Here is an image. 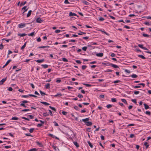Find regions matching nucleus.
Listing matches in <instances>:
<instances>
[{
	"mask_svg": "<svg viewBox=\"0 0 151 151\" xmlns=\"http://www.w3.org/2000/svg\"><path fill=\"white\" fill-rule=\"evenodd\" d=\"M62 113L63 115H65L67 114V112L65 111H63L62 112Z\"/></svg>",
	"mask_w": 151,
	"mask_h": 151,
	"instance_id": "774afa93",
	"label": "nucleus"
},
{
	"mask_svg": "<svg viewBox=\"0 0 151 151\" xmlns=\"http://www.w3.org/2000/svg\"><path fill=\"white\" fill-rule=\"evenodd\" d=\"M138 46L140 48H141L144 50H148V49L147 48L145 47H143V45H142L139 44L138 45Z\"/></svg>",
	"mask_w": 151,
	"mask_h": 151,
	"instance_id": "7ed1b4c3",
	"label": "nucleus"
},
{
	"mask_svg": "<svg viewBox=\"0 0 151 151\" xmlns=\"http://www.w3.org/2000/svg\"><path fill=\"white\" fill-rule=\"evenodd\" d=\"M37 149L35 148H32L30 149L28 151H36Z\"/></svg>",
	"mask_w": 151,
	"mask_h": 151,
	"instance_id": "ea45409f",
	"label": "nucleus"
},
{
	"mask_svg": "<svg viewBox=\"0 0 151 151\" xmlns=\"http://www.w3.org/2000/svg\"><path fill=\"white\" fill-rule=\"evenodd\" d=\"M82 2L84 4L86 5H89V3L87 1H86L85 0H82Z\"/></svg>",
	"mask_w": 151,
	"mask_h": 151,
	"instance_id": "9d476101",
	"label": "nucleus"
},
{
	"mask_svg": "<svg viewBox=\"0 0 151 151\" xmlns=\"http://www.w3.org/2000/svg\"><path fill=\"white\" fill-rule=\"evenodd\" d=\"M53 123L54 124V125L56 126H59L58 124L55 122L54 121L53 122Z\"/></svg>",
	"mask_w": 151,
	"mask_h": 151,
	"instance_id": "0e129e2a",
	"label": "nucleus"
},
{
	"mask_svg": "<svg viewBox=\"0 0 151 151\" xmlns=\"http://www.w3.org/2000/svg\"><path fill=\"white\" fill-rule=\"evenodd\" d=\"M113 71L112 70L110 69H108L107 70H105L104 71L106 72H111Z\"/></svg>",
	"mask_w": 151,
	"mask_h": 151,
	"instance_id": "37998d69",
	"label": "nucleus"
},
{
	"mask_svg": "<svg viewBox=\"0 0 151 151\" xmlns=\"http://www.w3.org/2000/svg\"><path fill=\"white\" fill-rule=\"evenodd\" d=\"M121 100H122V101L123 102H124L125 104H127V101L125 99H122Z\"/></svg>",
	"mask_w": 151,
	"mask_h": 151,
	"instance_id": "aec40b11",
	"label": "nucleus"
},
{
	"mask_svg": "<svg viewBox=\"0 0 151 151\" xmlns=\"http://www.w3.org/2000/svg\"><path fill=\"white\" fill-rule=\"evenodd\" d=\"M62 60L63 61L65 62H67L68 61V60L67 59L64 58H62Z\"/></svg>",
	"mask_w": 151,
	"mask_h": 151,
	"instance_id": "7c9ffc66",
	"label": "nucleus"
},
{
	"mask_svg": "<svg viewBox=\"0 0 151 151\" xmlns=\"http://www.w3.org/2000/svg\"><path fill=\"white\" fill-rule=\"evenodd\" d=\"M131 101L135 104L137 103V101L136 99H132Z\"/></svg>",
	"mask_w": 151,
	"mask_h": 151,
	"instance_id": "79ce46f5",
	"label": "nucleus"
},
{
	"mask_svg": "<svg viewBox=\"0 0 151 151\" xmlns=\"http://www.w3.org/2000/svg\"><path fill=\"white\" fill-rule=\"evenodd\" d=\"M42 65V67L43 68H48V65L47 64L42 65Z\"/></svg>",
	"mask_w": 151,
	"mask_h": 151,
	"instance_id": "4be33fe9",
	"label": "nucleus"
},
{
	"mask_svg": "<svg viewBox=\"0 0 151 151\" xmlns=\"http://www.w3.org/2000/svg\"><path fill=\"white\" fill-rule=\"evenodd\" d=\"M83 84L87 87H90L92 86V85H91L89 84H88L83 83Z\"/></svg>",
	"mask_w": 151,
	"mask_h": 151,
	"instance_id": "4c0bfd02",
	"label": "nucleus"
},
{
	"mask_svg": "<svg viewBox=\"0 0 151 151\" xmlns=\"http://www.w3.org/2000/svg\"><path fill=\"white\" fill-rule=\"evenodd\" d=\"M138 56L143 59H145L146 58L143 55H138Z\"/></svg>",
	"mask_w": 151,
	"mask_h": 151,
	"instance_id": "f3484780",
	"label": "nucleus"
},
{
	"mask_svg": "<svg viewBox=\"0 0 151 151\" xmlns=\"http://www.w3.org/2000/svg\"><path fill=\"white\" fill-rule=\"evenodd\" d=\"M7 78L2 79L1 81H0V85H2L5 82Z\"/></svg>",
	"mask_w": 151,
	"mask_h": 151,
	"instance_id": "f03ea898",
	"label": "nucleus"
},
{
	"mask_svg": "<svg viewBox=\"0 0 151 151\" xmlns=\"http://www.w3.org/2000/svg\"><path fill=\"white\" fill-rule=\"evenodd\" d=\"M30 111L29 109H24L22 110V111H23V112H25V111Z\"/></svg>",
	"mask_w": 151,
	"mask_h": 151,
	"instance_id": "a19ab883",
	"label": "nucleus"
},
{
	"mask_svg": "<svg viewBox=\"0 0 151 151\" xmlns=\"http://www.w3.org/2000/svg\"><path fill=\"white\" fill-rule=\"evenodd\" d=\"M104 55V54L103 53H97L96 54V55L98 57H102Z\"/></svg>",
	"mask_w": 151,
	"mask_h": 151,
	"instance_id": "f8f14e48",
	"label": "nucleus"
},
{
	"mask_svg": "<svg viewBox=\"0 0 151 151\" xmlns=\"http://www.w3.org/2000/svg\"><path fill=\"white\" fill-rule=\"evenodd\" d=\"M125 72H126L127 73H131V72L129 70L127 69H125Z\"/></svg>",
	"mask_w": 151,
	"mask_h": 151,
	"instance_id": "680f3d73",
	"label": "nucleus"
},
{
	"mask_svg": "<svg viewBox=\"0 0 151 151\" xmlns=\"http://www.w3.org/2000/svg\"><path fill=\"white\" fill-rule=\"evenodd\" d=\"M120 82H121V81L119 80H116V81H114L113 82V83H120Z\"/></svg>",
	"mask_w": 151,
	"mask_h": 151,
	"instance_id": "f704fd0d",
	"label": "nucleus"
},
{
	"mask_svg": "<svg viewBox=\"0 0 151 151\" xmlns=\"http://www.w3.org/2000/svg\"><path fill=\"white\" fill-rule=\"evenodd\" d=\"M78 96L80 98H83V96L81 94L78 95Z\"/></svg>",
	"mask_w": 151,
	"mask_h": 151,
	"instance_id": "338daca9",
	"label": "nucleus"
},
{
	"mask_svg": "<svg viewBox=\"0 0 151 151\" xmlns=\"http://www.w3.org/2000/svg\"><path fill=\"white\" fill-rule=\"evenodd\" d=\"M27 35V34L25 33H23L22 34H18V35L20 37H23Z\"/></svg>",
	"mask_w": 151,
	"mask_h": 151,
	"instance_id": "6ab92c4d",
	"label": "nucleus"
},
{
	"mask_svg": "<svg viewBox=\"0 0 151 151\" xmlns=\"http://www.w3.org/2000/svg\"><path fill=\"white\" fill-rule=\"evenodd\" d=\"M69 16H77V17H78V16L75 13H72V12H70L69 13Z\"/></svg>",
	"mask_w": 151,
	"mask_h": 151,
	"instance_id": "0eeeda50",
	"label": "nucleus"
},
{
	"mask_svg": "<svg viewBox=\"0 0 151 151\" xmlns=\"http://www.w3.org/2000/svg\"><path fill=\"white\" fill-rule=\"evenodd\" d=\"M40 103L46 106H48L50 105V104L49 103L41 101L40 102Z\"/></svg>",
	"mask_w": 151,
	"mask_h": 151,
	"instance_id": "2eb2a0df",
	"label": "nucleus"
},
{
	"mask_svg": "<svg viewBox=\"0 0 151 151\" xmlns=\"http://www.w3.org/2000/svg\"><path fill=\"white\" fill-rule=\"evenodd\" d=\"M21 102H22V103L25 104L26 103H29V101H27V100H23V101H22Z\"/></svg>",
	"mask_w": 151,
	"mask_h": 151,
	"instance_id": "c85d7f7f",
	"label": "nucleus"
},
{
	"mask_svg": "<svg viewBox=\"0 0 151 151\" xmlns=\"http://www.w3.org/2000/svg\"><path fill=\"white\" fill-rule=\"evenodd\" d=\"M48 136L51 137H52V138H55V136H54L52 134H48Z\"/></svg>",
	"mask_w": 151,
	"mask_h": 151,
	"instance_id": "72a5a7b5",
	"label": "nucleus"
},
{
	"mask_svg": "<svg viewBox=\"0 0 151 151\" xmlns=\"http://www.w3.org/2000/svg\"><path fill=\"white\" fill-rule=\"evenodd\" d=\"M112 106L111 104H108L106 106L107 108H111Z\"/></svg>",
	"mask_w": 151,
	"mask_h": 151,
	"instance_id": "09e8293b",
	"label": "nucleus"
},
{
	"mask_svg": "<svg viewBox=\"0 0 151 151\" xmlns=\"http://www.w3.org/2000/svg\"><path fill=\"white\" fill-rule=\"evenodd\" d=\"M5 40L7 42H9L10 40H11V39H2V40Z\"/></svg>",
	"mask_w": 151,
	"mask_h": 151,
	"instance_id": "c03bdc74",
	"label": "nucleus"
},
{
	"mask_svg": "<svg viewBox=\"0 0 151 151\" xmlns=\"http://www.w3.org/2000/svg\"><path fill=\"white\" fill-rule=\"evenodd\" d=\"M29 95H22V96L21 97L22 98H28L29 97Z\"/></svg>",
	"mask_w": 151,
	"mask_h": 151,
	"instance_id": "c9c22d12",
	"label": "nucleus"
},
{
	"mask_svg": "<svg viewBox=\"0 0 151 151\" xmlns=\"http://www.w3.org/2000/svg\"><path fill=\"white\" fill-rule=\"evenodd\" d=\"M144 105L145 109H148L150 108V107H149V106H148V105H147L145 103L144 104Z\"/></svg>",
	"mask_w": 151,
	"mask_h": 151,
	"instance_id": "dca6fc26",
	"label": "nucleus"
},
{
	"mask_svg": "<svg viewBox=\"0 0 151 151\" xmlns=\"http://www.w3.org/2000/svg\"><path fill=\"white\" fill-rule=\"evenodd\" d=\"M11 147V146H5L4 147L5 148H9Z\"/></svg>",
	"mask_w": 151,
	"mask_h": 151,
	"instance_id": "052dcab7",
	"label": "nucleus"
},
{
	"mask_svg": "<svg viewBox=\"0 0 151 151\" xmlns=\"http://www.w3.org/2000/svg\"><path fill=\"white\" fill-rule=\"evenodd\" d=\"M62 94L61 93H58L57 94H56V95H55V97H57L58 96H62Z\"/></svg>",
	"mask_w": 151,
	"mask_h": 151,
	"instance_id": "13d9d810",
	"label": "nucleus"
},
{
	"mask_svg": "<svg viewBox=\"0 0 151 151\" xmlns=\"http://www.w3.org/2000/svg\"><path fill=\"white\" fill-rule=\"evenodd\" d=\"M27 7V6H24V7H23L22 8V10H24V12L23 13V14L24 12H26L27 11V9H26Z\"/></svg>",
	"mask_w": 151,
	"mask_h": 151,
	"instance_id": "1a4fd4ad",
	"label": "nucleus"
},
{
	"mask_svg": "<svg viewBox=\"0 0 151 151\" xmlns=\"http://www.w3.org/2000/svg\"><path fill=\"white\" fill-rule=\"evenodd\" d=\"M8 90L9 91H12V90H13V89H12V88L11 87H9L8 89Z\"/></svg>",
	"mask_w": 151,
	"mask_h": 151,
	"instance_id": "5fc2aeb1",
	"label": "nucleus"
},
{
	"mask_svg": "<svg viewBox=\"0 0 151 151\" xmlns=\"http://www.w3.org/2000/svg\"><path fill=\"white\" fill-rule=\"evenodd\" d=\"M19 118L16 117H12V120H18Z\"/></svg>",
	"mask_w": 151,
	"mask_h": 151,
	"instance_id": "cd10ccee",
	"label": "nucleus"
},
{
	"mask_svg": "<svg viewBox=\"0 0 151 151\" xmlns=\"http://www.w3.org/2000/svg\"><path fill=\"white\" fill-rule=\"evenodd\" d=\"M139 93V91H135L134 92V93L135 95L138 94Z\"/></svg>",
	"mask_w": 151,
	"mask_h": 151,
	"instance_id": "6e6d98bb",
	"label": "nucleus"
},
{
	"mask_svg": "<svg viewBox=\"0 0 151 151\" xmlns=\"http://www.w3.org/2000/svg\"><path fill=\"white\" fill-rule=\"evenodd\" d=\"M101 32H103V33H104V34H105L106 35H108V36H109V34L107 33L105 31H103V30H101L100 31Z\"/></svg>",
	"mask_w": 151,
	"mask_h": 151,
	"instance_id": "e433bc0d",
	"label": "nucleus"
},
{
	"mask_svg": "<svg viewBox=\"0 0 151 151\" xmlns=\"http://www.w3.org/2000/svg\"><path fill=\"white\" fill-rule=\"evenodd\" d=\"M131 76L132 78H136L137 77V75L134 74H132Z\"/></svg>",
	"mask_w": 151,
	"mask_h": 151,
	"instance_id": "a211bd4d",
	"label": "nucleus"
},
{
	"mask_svg": "<svg viewBox=\"0 0 151 151\" xmlns=\"http://www.w3.org/2000/svg\"><path fill=\"white\" fill-rule=\"evenodd\" d=\"M29 96H32V97H37V96H36L34 95H33V94H29Z\"/></svg>",
	"mask_w": 151,
	"mask_h": 151,
	"instance_id": "603ef678",
	"label": "nucleus"
},
{
	"mask_svg": "<svg viewBox=\"0 0 151 151\" xmlns=\"http://www.w3.org/2000/svg\"><path fill=\"white\" fill-rule=\"evenodd\" d=\"M87 48V47H82V49L84 50V51H86V50Z\"/></svg>",
	"mask_w": 151,
	"mask_h": 151,
	"instance_id": "c756f323",
	"label": "nucleus"
},
{
	"mask_svg": "<svg viewBox=\"0 0 151 151\" xmlns=\"http://www.w3.org/2000/svg\"><path fill=\"white\" fill-rule=\"evenodd\" d=\"M61 31L60 30H59V29H58V30H56L55 31V32L56 33H59Z\"/></svg>",
	"mask_w": 151,
	"mask_h": 151,
	"instance_id": "e2e57ef3",
	"label": "nucleus"
},
{
	"mask_svg": "<svg viewBox=\"0 0 151 151\" xmlns=\"http://www.w3.org/2000/svg\"><path fill=\"white\" fill-rule=\"evenodd\" d=\"M28 116H29L31 119H33L34 118V116L32 115H29Z\"/></svg>",
	"mask_w": 151,
	"mask_h": 151,
	"instance_id": "69168bd1",
	"label": "nucleus"
},
{
	"mask_svg": "<svg viewBox=\"0 0 151 151\" xmlns=\"http://www.w3.org/2000/svg\"><path fill=\"white\" fill-rule=\"evenodd\" d=\"M144 145L146 146V148H147L149 146V145H148L147 142H145L144 143Z\"/></svg>",
	"mask_w": 151,
	"mask_h": 151,
	"instance_id": "393cba45",
	"label": "nucleus"
},
{
	"mask_svg": "<svg viewBox=\"0 0 151 151\" xmlns=\"http://www.w3.org/2000/svg\"><path fill=\"white\" fill-rule=\"evenodd\" d=\"M43 20H42L40 18L38 17L36 19V22L38 23H41L43 22Z\"/></svg>",
	"mask_w": 151,
	"mask_h": 151,
	"instance_id": "20e7f679",
	"label": "nucleus"
},
{
	"mask_svg": "<svg viewBox=\"0 0 151 151\" xmlns=\"http://www.w3.org/2000/svg\"><path fill=\"white\" fill-rule=\"evenodd\" d=\"M22 119H25L27 121H29V119L28 118H26L24 117H22Z\"/></svg>",
	"mask_w": 151,
	"mask_h": 151,
	"instance_id": "864d4df0",
	"label": "nucleus"
},
{
	"mask_svg": "<svg viewBox=\"0 0 151 151\" xmlns=\"http://www.w3.org/2000/svg\"><path fill=\"white\" fill-rule=\"evenodd\" d=\"M73 142L74 145L76 146L77 147H79V144H78L77 142L76 141H73Z\"/></svg>",
	"mask_w": 151,
	"mask_h": 151,
	"instance_id": "9b49d317",
	"label": "nucleus"
},
{
	"mask_svg": "<svg viewBox=\"0 0 151 151\" xmlns=\"http://www.w3.org/2000/svg\"><path fill=\"white\" fill-rule=\"evenodd\" d=\"M76 61L77 63L81 64V62L79 60H76Z\"/></svg>",
	"mask_w": 151,
	"mask_h": 151,
	"instance_id": "bf43d9fd",
	"label": "nucleus"
},
{
	"mask_svg": "<svg viewBox=\"0 0 151 151\" xmlns=\"http://www.w3.org/2000/svg\"><path fill=\"white\" fill-rule=\"evenodd\" d=\"M79 32H80V33H78V34L79 35H82L83 34H86V33L84 32H81V31H79Z\"/></svg>",
	"mask_w": 151,
	"mask_h": 151,
	"instance_id": "412c9836",
	"label": "nucleus"
},
{
	"mask_svg": "<svg viewBox=\"0 0 151 151\" xmlns=\"http://www.w3.org/2000/svg\"><path fill=\"white\" fill-rule=\"evenodd\" d=\"M111 101L112 102H116V99L115 98H112L111 99Z\"/></svg>",
	"mask_w": 151,
	"mask_h": 151,
	"instance_id": "2f4dec72",
	"label": "nucleus"
},
{
	"mask_svg": "<svg viewBox=\"0 0 151 151\" xmlns=\"http://www.w3.org/2000/svg\"><path fill=\"white\" fill-rule=\"evenodd\" d=\"M88 143L89 145V146L91 148H92L93 147V146L91 144V143L90 142V141H88Z\"/></svg>",
	"mask_w": 151,
	"mask_h": 151,
	"instance_id": "5701e85b",
	"label": "nucleus"
},
{
	"mask_svg": "<svg viewBox=\"0 0 151 151\" xmlns=\"http://www.w3.org/2000/svg\"><path fill=\"white\" fill-rule=\"evenodd\" d=\"M26 43H27V42H25L24 43V44L22 46L21 48V50H23L25 48V47H26Z\"/></svg>",
	"mask_w": 151,
	"mask_h": 151,
	"instance_id": "a878e982",
	"label": "nucleus"
},
{
	"mask_svg": "<svg viewBox=\"0 0 151 151\" xmlns=\"http://www.w3.org/2000/svg\"><path fill=\"white\" fill-rule=\"evenodd\" d=\"M34 128H32L30 129L29 132L30 133H32L33 132V130H34Z\"/></svg>",
	"mask_w": 151,
	"mask_h": 151,
	"instance_id": "de8ad7c7",
	"label": "nucleus"
},
{
	"mask_svg": "<svg viewBox=\"0 0 151 151\" xmlns=\"http://www.w3.org/2000/svg\"><path fill=\"white\" fill-rule=\"evenodd\" d=\"M32 12V11L31 10L29 11V12H28V13L27 14V17H29L30 16V15L31 14Z\"/></svg>",
	"mask_w": 151,
	"mask_h": 151,
	"instance_id": "4468645a",
	"label": "nucleus"
},
{
	"mask_svg": "<svg viewBox=\"0 0 151 151\" xmlns=\"http://www.w3.org/2000/svg\"><path fill=\"white\" fill-rule=\"evenodd\" d=\"M29 24V23H21L20 24H19L18 27L19 28H22L25 26L26 24Z\"/></svg>",
	"mask_w": 151,
	"mask_h": 151,
	"instance_id": "f257e3e1",
	"label": "nucleus"
},
{
	"mask_svg": "<svg viewBox=\"0 0 151 151\" xmlns=\"http://www.w3.org/2000/svg\"><path fill=\"white\" fill-rule=\"evenodd\" d=\"M35 35V32H33L29 34H28L29 36H33Z\"/></svg>",
	"mask_w": 151,
	"mask_h": 151,
	"instance_id": "b1692460",
	"label": "nucleus"
},
{
	"mask_svg": "<svg viewBox=\"0 0 151 151\" xmlns=\"http://www.w3.org/2000/svg\"><path fill=\"white\" fill-rule=\"evenodd\" d=\"M104 20V19L103 17H100L99 18V20L100 21H103Z\"/></svg>",
	"mask_w": 151,
	"mask_h": 151,
	"instance_id": "4d7b16f0",
	"label": "nucleus"
},
{
	"mask_svg": "<svg viewBox=\"0 0 151 151\" xmlns=\"http://www.w3.org/2000/svg\"><path fill=\"white\" fill-rule=\"evenodd\" d=\"M85 124L87 126H91L92 124V123L90 122H87Z\"/></svg>",
	"mask_w": 151,
	"mask_h": 151,
	"instance_id": "39448f33",
	"label": "nucleus"
},
{
	"mask_svg": "<svg viewBox=\"0 0 151 151\" xmlns=\"http://www.w3.org/2000/svg\"><path fill=\"white\" fill-rule=\"evenodd\" d=\"M40 93L42 95H46V94L45 93L43 92L41 90H40Z\"/></svg>",
	"mask_w": 151,
	"mask_h": 151,
	"instance_id": "3c124183",
	"label": "nucleus"
},
{
	"mask_svg": "<svg viewBox=\"0 0 151 151\" xmlns=\"http://www.w3.org/2000/svg\"><path fill=\"white\" fill-rule=\"evenodd\" d=\"M142 35L144 37H148L149 36V35L147 34H145V33L143 34Z\"/></svg>",
	"mask_w": 151,
	"mask_h": 151,
	"instance_id": "473e14b6",
	"label": "nucleus"
},
{
	"mask_svg": "<svg viewBox=\"0 0 151 151\" xmlns=\"http://www.w3.org/2000/svg\"><path fill=\"white\" fill-rule=\"evenodd\" d=\"M87 67L86 65H82V69L83 70H85Z\"/></svg>",
	"mask_w": 151,
	"mask_h": 151,
	"instance_id": "8fccbe9b",
	"label": "nucleus"
},
{
	"mask_svg": "<svg viewBox=\"0 0 151 151\" xmlns=\"http://www.w3.org/2000/svg\"><path fill=\"white\" fill-rule=\"evenodd\" d=\"M27 3L26 1H25L24 2H22L20 4V6H22L24 5Z\"/></svg>",
	"mask_w": 151,
	"mask_h": 151,
	"instance_id": "a18cd8bd",
	"label": "nucleus"
},
{
	"mask_svg": "<svg viewBox=\"0 0 151 151\" xmlns=\"http://www.w3.org/2000/svg\"><path fill=\"white\" fill-rule=\"evenodd\" d=\"M110 66L115 68H119L118 66L117 65L114 64L112 63L110 64Z\"/></svg>",
	"mask_w": 151,
	"mask_h": 151,
	"instance_id": "423d86ee",
	"label": "nucleus"
},
{
	"mask_svg": "<svg viewBox=\"0 0 151 151\" xmlns=\"http://www.w3.org/2000/svg\"><path fill=\"white\" fill-rule=\"evenodd\" d=\"M145 114H147L150 115L151 114V112L150 111H147L145 112Z\"/></svg>",
	"mask_w": 151,
	"mask_h": 151,
	"instance_id": "49530a36",
	"label": "nucleus"
},
{
	"mask_svg": "<svg viewBox=\"0 0 151 151\" xmlns=\"http://www.w3.org/2000/svg\"><path fill=\"white\" fill-rule=\"evenodd\" d=\"M43 115L44 116L46 117V116H49V114H48L47 113H43Z\"/></svg>",
	"mask_w": 151,
	"mask_h": 151,
	"instance_id": "58836bf2",
	"label": "nucleus"
},
{
	"mask_svg": "<svg viewBox=\"0 0 151 151\" xmlns=\"http://www.w3.org/2000/svg\"><path fill=\"white\" fill-rule=\"evenodd\" d=\"M20 106H23L24 108H26L27 107V106L25 104L23 103H21L20 104Z\"/></svg>",
	"mask_w": 151,
	"mask_h": 151,
	"instance_id": "bb28decb",
	"label": "nucleus"
},
{
	"mask_svg": "<svg viewBox=\"0 0 151 151\" xmlns=\"http://www.w3.org/2000/svg\"><path fill=\"white\" fill-rule=\"evenodd\" d=\"M45 88L47 89L50 88V84L48 83L45 86Z\"/></svg>",
	"mask_w": 151,
	"mask_h": 151,
	"instance_id": "ddd939ff",
	"label": "nucleus"
},
{
	"mask_svg": "<svg viewBox=\"0 0 151 151\" xmlns=\"http://www.w3.org/2000/svg\"><path fill=\"white\" fill-rule=\"evenodd\" d=\"M44 60H45L44 59H42L40 60H35V61L37 62V63H40L43 62L44 61Z\"/></svg>",
	"mask_w": 151,
	"mask_h": 151,
	"instance_id": "6e6552de",
	"label": "nucleus"
}]
</instances>
